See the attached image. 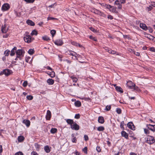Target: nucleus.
<instances>
[{"instance_id": "obj_1", "label": "nucleus", "mask_w": 155, "mask_h": 155, "mask_svg": "<svg viewBox=\"0 0 155 155\" xmlns=\"http://www.w3.org/2000/svg\"><path fill=\"white\" fill-rule=\"evenodd\" d=\"M25 51L22 49H18L16 51V57L15 58V60H17L19 58L21 60L24 57Z\"/></svg>"}, {"instance_id": "obj_2", "label": "nucleus", "mask_w": 155, "mask_h": 155, "mask_svg": "<svg viewBox=\"0 0 155 155\" xmlns=\"http://www.w3.org/2000/svg\"><path fill=\"white\" fill-rule=\"evenodd\" d=\"M91 11L92 12L95 14H97L103 17H105V15L102 12L98 9L94 8H92L91 10Z\"/></svg>"}, {"instance_id": "obj_3", "label": "nucleus", "mask_w": 155, "mask_h": 155, "mask_svg": "<svg viewBox=\"0 0 155 155\" xmlns=\"http://www.w3.org/2000/svg\"><path fill=\"white\" fill-rule=\"evenodd\" d=\"M24 39L25 42L27 43H29L33 40L34 38H31L29 35H26L24 38Z\"/></svg>"}, {"instance_id": "obj_4", "label": "nucleus", "mask_w": 155, "mask_h": 155, "mask_svg": "<svg viewBox=\"0 0 155 155\" xmlns=\"http://www.w3.org/2000/svg\"><path fill=\"white\" fill-rule=\"evenodd\" d=\"M155 142V140L154 138L151 136H148L146 140V142L147 143L151 144H153Z\"/></svg>"}, {"instance_id": "obj_5", "label": "nucleus", "mask_w": 155, "mask_h": 155, "mask_svg": "<svg viewBox=\"0 0 155 155\" xmlns=\"http://www.w3.org/2000/svg\"><path fill=\"white\" fill-rule=\"evenodd\" d=\"M12 72V71L9 69H5L0 73V75L4 74L6 76H8Z\"/></svg>"}, {"instance_id": "obj_6", "label": "nucleus", "mask_w": 155, "mask_h": 155, "mask_svg": "<svg viewBox=\"0 0 155 155\" xmlns=\"http://www.w3.org/2000/svg\"><path fill=\"white\" fill-rule=\"evenodd\" d=\"M71 127L72 129L75 130H78L79 129V125L75 122L71 125Z\"/></svg>"}, {"instance_id": "obj_7", "label": "nucleus", "mask_w": 155, "mask_h": 155, "mask_svg": "<svg viewBox=\"0 0 155 155\" xmlns=\"http://www.w3.org/2000/svg\"><path fill=\"white\" fill-rule=\"evenodd\" d=\"M10 7V6L8 4L5 3L2 5V10L3 11H5L8 10Z\"/></svg>"}, {"instance_id": "obj_8", "label": "nucleus", "mask_w": 155, "mask_h": 155, "mask_svg": "<svg viewBox=\"0 0 155 155\" xmlns=\"http://www.w3.org/2000/svg\"><path fill=\"white\" fill-rule=\"evenodd\" d=\"M67 52L68 54L74 56L76 58L78 56H80L79 54H77L76 52L71 50L68 51Z\"/></svg>"}, {"instance_id": "obj_9", "label": "nucleus", "mask_w": 155, "mask_h": 155, "mask_svg": "<svg viewBox=\"0 0 155 155\" xmlns=\"http://www.w3.org/2000/svg\"><path fill=\"white\" fill-rule=\"evenodd\" d=\"M147 127L151 131H155V125L147 124Z\"/></svg>"}, {"instance_id": "obj_10", "label": "nucleus", "mask_w": 155, "mask_h": 155, "mask_svg": "<svg viewBox=\"0 0 155 155\" xmlns=\"http://www.w3.org/2000/svg\"><path fill=\"white\" fill-rule=\"evenodd\" d=\"M127 84L128 87L130 89H132L133 88L134 86H135V84L133 83L132 81H128L127 82Z\"/></svg>"}, {"instance_id": "obj_11", "label": "nucleus", "mask_w": 155, "mask_h": 155, "mask_svg": "<svg viewBox=\"0 0 155 155\" xmlns=\"http://www.w3.org/2000/svg\"><path fill=\"white\" fill-rule=\"evenodd\" d=\"M118 1L117 0H116L114 2V5H117V8L118 9H120L122 8V5L120 4V3L119 2L117 1Z\"/></svg>"}, {"instance_id": "obj_12", "label": "nucleus", "mask_w": 155, "mask_h": 155, "mask_svg": "<svg viewBox=\"0 0 155 155\" xmlns=\"http://www.w3.org/2000/svg\"><path fill=\"white\" fill-rule=\"evenodd\" d=\"M127 126L129 128L133 130H135L134 126L133 123L131 122L128 123L127 124Z\"/></svg>"}, {"instance_id": "obj_13", "label": "nucleus", "mask_w": 155, "mask_h": 155, "mask_svg": "<svg viewBox=\"0 0 155 155\" xmlns=\"http://www.w3.org/2000/svg\"><path fill=\"white\" fill-rule=\"evenodd\" d=\"M54 43L55 45L58 46L61 45L63 44L62 40L60 39L56 41Z\"/></svg>"}, {"instance_id": "obj_14", "label": "nucleus", "mask_w": 155, "mask_h": 155, "mask_svg": "<svg viewBox=\"0 0 155 155\" xmlns=\"http://www.w3.org/2000/svg\"><path fill=\"white\" fill-rule=\"evenodd\" d=\"M22 122L23 124H25L27 127H28L30 126V122L29 120L26 119L24 120Z\"/></svg>"}, {"instance_id": "obj_15", "label": "nucleus", "mask_w": 155, "mask_h": 155, "mask_svg": "<svg viewBox=\"0 0 155 155\" xmlns=\"http://www.w3.org/2000/svg\"><path fill=\"white\" fill-rule=\"evenodd\" d=\"M51 111L48 110L47 111V114L46 116V118L47 120H49L51 117Z\"/></svg>"}, {"instance_id": "obj_16", "label": "nucleus", "mask_w": 155, "mask_h": 155, "mask_svg": "<svg viewBox=\"0 0 155 155\" xmlns=\"http://www.w3.org/2000/svg\"><path fill=\"white\" fill-rule=\"evenodd\" d=\"M71 140L73 143H76L77 139L76 137L75 134H73L71 135Z\"/></svg>"}, {"instance_id": "obj_17", "label": "nucleus", "mask_w": 155, "mask_h": 155, "mask_svg": "<svg viewBox=\"0 0 155 155\" xmlns=\"http://www.w3.org/2000/svg\"><path fill=\"white\" fill-rule=\"evenodd\" d=\"M121 135L122 136L125 137L127 139L128 138V134L125 131H123L121 133Z\"/></svg>"}, {"instance_id": "obj_18", "label": "nucleus", "mask_w": 155, "mask_h": 155, "mask_svg": "<svg viewBox=\"0 0 155 155\" xmlns=\"http://www.w3.org/2000/svg\"><path fill=\"white\" fill-rule=\"evenodd\" d=\"M8 31V28L5 26H2V31L3 33H6Z\"/></svg>"}, {"instance_id": "obj_19", "label": "nucleus", "mask_w": 155, "mask_h": 155, "mask_svg": "<svg viewBox=\"0 0 155 155\" xmlns=\"http://www.w3.org/2000/svg\"><path fill=\"white\" fill-rule=\"evenodd\" d=\"M140 27L141 28L144 30H146L147 29V26L145 24L140 23Z\"/></svg>"}, {"instance_id": "obj_20", "label": "nucleus", "mask_w": 155, "mask_h": 155, "mask_svg": "<svg viewBox=\"0 0 155 155\" xmlns=\"http://www.w3.org/2000/svg\"><path fill=\"white\" fill-rule=\"evenodd\" d=\"M98 121L99 123L103 124L104 121V118L102 117H99L98 118Z\"/></svg>"}, {"instance_id": "obj_21", "label": "nucleus", "mask_w": 155, "mask_h": 155, "mask_svg": "<svg viewBox=\"0 0 155 155\" xmlns=\"http://www.w3.org/2000/svg\"><path fill=\"white\" fill-rule=\"evenodd\" d=\"M115 89L117 91L120 92V93H122L123 92V91L122 89L120 87L116 86L115 87Z\"/></svg>"}, {"instance_id": "obj_22", "label": "nucleus", "mask_w": 155, "mask_h": 155, "mask_svg": "<svg viewBox=\"0 0 155 155\" xmlns=\"http://www.w3.org/2000/svg\"><path fill=\"white\" fill-rule=\"evenodd\" d=\"M110 11L116 13L118 12V11L117 10V8L113 6H112V8L111 10H110Z\"/></svg>"}, {"instance_id": "obj_23", "label": "nucleus", "mask_w": 155, "mask_h": 155, "mask_svg": "<svg viewBox=\"0 0 155 155\" xmlns=\"http://www.w3.org/2000/svg\"><path fill=\"white\" fill-rule=\"evenodd\" d=\"M26 23L28 25H30L31 26H33L35 25L34 23L30 20H27L26 21Z\"/></svg>"}, {"instance_id": "obj_24", "label": "nucleus", "mask_w": 155, "mask_h": 155, "mask_svg": "<svg viewBox=\"0 0 155 155\" xmlns=\"http://www.w3.org/2000/svg\"><path fill=\"white\" fill-rule=\"evenodd\" d=\"M71 43L72 45H75V46H78L79 47H82V46L81 45H80L79 43H77V42H75L74 41H71Z\"/></svg>"}, {"instance_id": "obj_25", "label": "nucleus", "mask_w": 155, "mask_h": 155, "mask_svg": "<svg viewBox=\"0 0 155 155\" xmlns=\"http://www.w3.org/2000/svg\"><path fill=\"white\" fill-rule=\"evenodd\" d=\"M47 82L49 85H52L54 83V81L51 79H49L47 80Z\"/></svg>"}, {"instance_id": "obj_26", "label": "nucleus", "mask_w": 155, "mask_h": 155, "mask_svg": "<svg viewBox=\"0 0 155 155\" xmlns=\"http://www.w3.org/2000/svg\"><path fill=\"white\" fill-rule=\"evenodd\" d=\"M24 137L22 136H20L18 137V140L19 142H22L24 140Z\"/></svg>"}, {"instance_id": "obj_27", "label": "nucleus", "mask_w": 155, "mask_h": 155, "mask_svg": "<svg viewBox=\"0 0 155 155\" xmlns=\"http://www.w3.org/2000/svg\"><path fill=\"white\" fill-rule=\"evenodd\" d=\"M44 150H45V151L47 153H48L50 151V149L49 146H46L45 147Z\"/></svg>"}, {"instance_id": "obj_28", "label": "nucleus", "mask_w": 155, "mask_h": 155, "mask_svg": "<svg viewBox=\"0 0 155 155\" xmlns=\"http://www.w3.org/2000/svg\"><path fill=\"white\" fill-rule=\"evenodd\" d=\"M66 122L68 123V124L70 125L71 126L74 122L73 120H72L70 119H68L67 120Z\"/></svg>"}, {"instance_id": "obj_29", "label": "nucleus", "mask_w": 155, "mask_h": 155, "mask_svg": "<svg viewBox=\"0 0 155 155\" xmlns=\"http://www.w3.org/2000/svg\"><path fill=\"white\" fill-rule=\"evenodd\" d=\"M75 105L77 107H80L81 105V103L80 101H76L74 103Z\"/></svg>"}, {"instance_id": "obj_30", "label": "nucleus", "mask_w": 155, "mask_h": 155, "mask_svg": "<svg viewBox=\"0 0 155 155\" xmlns=\"http://www.w3.org/2000/svg\"><path fill=\"white\" fill-rule=\"evenodd\" d=\"M57 131V129L55 128H52L50 130L51 133L52 134H54Z\"/></svg>"}, {"instance_id": "obj_31", "label": "nucleus", "mask_w": 155, "mask_h": 155, "mask_svg": "<svg viewBox=\"0 0 155 155\" xmlns=\"http://www.w3.org/2000/svg\"><path fill=\"white\" fill-rule=\"evenodd\" d=\"M130 52L135 54L137 56H139L140 55V53L138 52H136L134 50L131 49Z\"/></svg>"}, {"instance_id": "obj_32", "label": "nucleus", "mask_w": 155, "mask_h": 155, "mask_svg": "<svg viewBox=\"0 0 155 155\" xmlns=\"http://www.w3.org/2000/svg\"><path fill=\"white\" fill-rule=\"evenodd\" d=\"M38 34L37 32L35 30H33L32 31L31 34L32 35H36Z\"/></svg>"}, {"instance_id": "obj_33", "label": "nucleus", "mask_w": 155, "mask_h": 155, "mask_svg": "<svg viewBox=\"0 0 155 155\" xmlns=\"http://www.w3.org/2000/svg\"><path fill=\"white\" fill-rule=\"evenodd\" d=\"M104 127L103 126H100L97 128V130L99 131H102L104 130Z\"/></svg>"}, {"instance_id": "obj_34", "label": "nucleus", "mask_w": 155, "mask_h": 155, "mask_svg": "<svg viewBox=\"0 0 155 155\" xmlns=\"http://www.w3.org/2000/svg\"><path fill=\"white\" fill-rule=\"evenodd\" d=\"M42 38L45 41H48L50 40V38L46 36H43Z\"/></svg>"}, {"instance_id": "obj_35", "label": "nucleus", "mask_w": 155, "mask_h": 155, "mask_svg": "<svg viewBox=\"0 0 155 155\" xmlns=\"http://www.w3.org/2000/svg\"><path fill=\"white\" fill-rule=\"evenodd\" d=\"M10 52V51L8 50H6L4 52V54L5 55V56H8Z\"/></svg>"}, {"instance_id": "obj_36", "label": "nucleus", "mask_w": 155, "mask_h": 155, "mask_svg": "<svg viewBox=\"0 0 155 155\" xmlns=\"http://www.w3.org/2000/svg\"><path fill=\"white\" fill-rule=\"evenodd\" d=\"M51 34L52 37H53L56 33V31L54 30H51L50 32Z\"/></svg>"}, {"instance_id": "obj_37", "label": "nucleus", "mask_w": 155, "mask_h": 155, "mask_svg": "<svg viewBox=\"0 0 155 155\" xmlns=\"http://www.w3.org/2000/svg\"><path fill=\"white\" fill-rule=\"evenodd\" d=\"M28 53L30 54H32L34 53V50L33 49H30L28 51Z\"/></svg>"}, {"instance_id": "obj_38", "label": "nucleus", "mask_w": 155, "mask_h": 155, "mask_svg": "<svg viewBox=\"0 0 155 155\" xmlns=\"http://www.w3.org/2000/svg\"><path fill=\"white\" fill-rule=\"evenodd\" d=\"M49 74L51 78H53L55 76V73L54 71H52L51 72L50 74Z\"/></svg>"}, {"instance_id": "obj_39", "label": "nucleus", "mask_w": 155, "mask_h": 155, "mask_svg": "<svg viewBox=\"0 0 155 155\" xmlns=\"http://www.w3.org/2000/svg\"><path fill=\"white\" fill-rule=\"evenodd\" d=\"M27 98L28 100H32L33 99V97L32 96L29 95L26 97Z\"/></svg>"}, {"instance_id": "obj_40", "label": "nucleus", "mask_w": 155, "mask_h": 155, "mask_svg": "<svg viewBox=\"0 0 155 155\" xmlns=\"http://www.w3.org/2000/svg\"><path fill=\"white\" fill-rule=\"evenodd\" d=\"M89 38L91 39L94 41H97V39L95 37H93L92 36H89Z\"/></svg>"}, {"instance_id": "obj_41", "label": "nucleus", "mask_w": 155, "mask_h": 155, "mask_svg": "<svg viewBox=\"0 0 155 155\" xmlns=\"http://www.w3.org/2000/svg\"><path fill=\"white\" fill-rule=\"evenodd\" d=\"M153 8V7L152 6L150 5L149 7H147L146 8L147 10L148 11H151Z\"/></svg>"}, {"instance_id": "obj_42", "label": "nucleus", "mask_w": 155, "mask_h": 155, "mask_svg": "<svg viewBox=\"0 0 155 155\" xmlns=\"http://www.w3.org/2000/svg\"><path fill=\"white\" fill-rule=\"evenodd\" d=\"M124 122L123 121H122L120 123V127L122 129H124Z\"/></svg>"}, {"instance_id": "obj_43", "label": "nucleus", "mask_w": 155, "mask_h": 155, "mask_svg": "<svg viewBox=\"0 0 155 155\" xmlns=\"http://www.w3.org/2000/svg\"><path fill=\"white\" fill-rule=\"evenodd\" d=\"M112 8V6H111L110 5L107 4L106 8H107V9H108L110 11V10H111V9Z\"/></svg>"}, {"instance_id": "obj_44", "label": "nucleus", "mask_w": 155, "mask_h": 155, "mask_svg": "<svg viewBox=\"0 0 155 155\" xmlns=\"http://www.w3.org/2000/svg\"><path fill=\"white\" fill-rule=\"evenodd\" d=\"M112 8V6H111L110 5L107 4L106 8H107V9H108L110 11V10H111V9Z\"/></svg>"}, {"instance_id": "obj_45", "label": "nucleus", "mask_w": 155, "mask_h": 155, "mask_svg": "<svg viewBox=\"0 0 155 155\" xmlns=\"http://www.w3.org/2000/svg\"><path fill=\"white\" fill-rule=\"evenodd\" d=\"M116 112L117 113L119 114L121 113V110L120 109L117 108V109Z\"/></svg>"}, {"instance_id": "obj_46", "label": "nucleus", "mask_w": 155, "mask_h": 155, "mask_svg": "<svg viewBox=\"0 0 155 155\" xmlns=\"http://www.w3.org/2000/svg\"><path fill=\"white\" fill-rule=\"evenodd\" d=\"M110 105H107L106 106L105 110H106L108 111L110 110Z\"/></svg>"}, {"instance_id": "obj_47", "label": "nucleus", "mask_w": 155, "mask_h": 155, "mask_svg": "<svg viewBox=\"0 0 155 155\" xmlns=\"http://www.w3.org/2000/svg\"><path fill=\"white\" fill-rule=\"evenodd\" d=\"M83 152L85 153H87V148L86 147H84L82 150Z\"/></svg>"}, {"instance_id": "obj_48", "label": "nucleus", "mask_w": 155, "mask_h": 155, "mask_svg": "<svg viewBox=\"0 0 155 155\" xmlns=\"http://www.w3.org/2000/svg\"><path fill=\"white\" fill-rule=\"evenodd\" d=\"M15 51L14 50H13L12 49V50L11 51L10 55L11 56H13L15 54Z\"/></svg>"}, {"instance_id": "obj_49", "label": "nucleus", "mask_w": 155, "mask_h": 155, "mask_svg": "<svg viewBox=\"0 0 155 155\" xmlns=\"http://www.w3.org/2000/svg\"><path fill=\"white\" fill-rule=\"evenodd\" d=\"M35 148L37 150H38L39 149L40 147V146L38 143H35Z\"/></svg>"}, {"instance_id": "obj_50", "label": "nucleus", "mask_w": 155, "mask_h": 155, "mask_svg": "<svg viewBox=\"0 0 155 155\" xmlns=\"http://www.w3.org/2000/svg\"><path fill=\"white\" fill-rule=\"evenodd\" d=\"M90 30L94 32H97V30L94 29V28L92 27H90L89 28Z\"/></svg>"}, {"instance_id": "obj_51", "label": "nucleus", "mask_w": 155, "mask_h": 155, "mask_svg": "<svg viewBox=\"0 0 155 155\" xmlns=\"http://www.w3.org/2000/svg\"><path fill=\"white\" fill-rule=\"evenodd\" d=\"M118 2H119L121 4H124L126 2L125 0H117Z\"/></svg>"}, {"instance_id": "obj_52", "label": "nucleus", "mask_w": 155, "mask_h": 155, "mask_svg": "<svg viewBox=\"0 0 155 155\" xmlns=\"http://www.w3.org/2000/svg\"><path fill=\"white\" fill-rule=\"evenodd\" d=\"M147 37L150 40H153V36L149 35H147Z\"/></svg>"}, {"instance_id": "obj_53", "label": "nucleus", "mask_w": 155, "mask_h": 155, "mask_svg": "<svg viewBox=\"0 0 155 155\" xmlns=\"http://www.w3.org/2000/svg\"><path fill=\"white\" fill-rule=\"evenodd\" d=\"M96 150L98 152H100L101 151V148L99 146H97L96 147Z\"/></svg>"}, {"instance_id": "obj_54", "label": "nucleus", "mask_w": 155, "mask_h": 155, "mask_svg": "<svg viewBox=\"0 0 155 155\" xmlns=\"http://www.w3.org/2000/svg\"><path fill=\"white\" fill-rule=\"evenodd\" d=\"M99 4L102 6L103 7H104V8H106V6L107 5V4H104V3H99Z\"/></svg>"}, {"instance_id": "obj_55", "label": "nucleus", "mask_w": 155, "mask_h": 155, "mask_svg": "<svg viewBox=\"0 0 155 155\" xmlns=\"http://www.w3.org/2000/svg\"><path fill=\"white\" fill-rule=\"evenodd\" d=\"M27 81H25L23 83L22 85L24 87H25L27 86Z\"/></svg>"}, {"instance_id": "obj_56", "label": "nucleus", "mask_w": 155, "mask_h": 155, "mask_svg": "<svg viewBox=\"0 0 155 155\" xmlns=\"http://www.w3.org/2000/svg\"><path fill=\"white\" fill-rule=\"evenodd\" d=\"M144 133L145 134H149V130L148 129H147L144 128Z\"/></svg>"}, {"instance_id": "obj_57", "label": "nucleus", "mask_w": 155, "mask_h": 155, "mask_svg": "<svg viewBox=\"0 0 155 155\" xmlns=\"http://www.w3.org/2000/svg\"><path fill=\"white\" fill-rule=\"evenodd\" d=\"M84 138L85 141H87L88 140V137L87 135H85L84 136Z\"/></svg>"}, {"instance_id": "obj_58", "label": "nucleus", "mask_w": 155, "mask_h": 155, "mask_svg": "<svg viewBox=\"0 0 155 155\" xmlns=\"http://www.w3.org/2000/svg\"><path fill=\"white\" fill-rule=\"evenodd\" d=\"M15 155H23V154L22 152H18L16 153Z\"/></svg>"}, {"instance_id": "obj_59", "label": "nucleus", "mask_w": 155, "mask_h": 155, "mask_svg": "<svg viewBox=\"0 0 155 155\" xmlns=\"http://www.w3.org/2000/svg\"><path fill=\"white\" fill-rule=\"evenodd\" d=\"M54 19L57 20V19L56 18H54L53 17H49L48 18V20H54Z\"/></svg>"}, {"instance_id": "obj_60", "label": "nucleus", "mask_w": 155, "mask_h": 155, "mask_svg": "<svg viewBox=\"0 0 155 155\" xmlns=\"http://www.w3.org/2000/svg\"><path fill=\"white\" fill-rule=\"evenodd\" d=\"M80 115L79 114H75L74 118L76 119H79L80 118Z\"/></svg>"}, {"instance_id": "obj_61", "label": "nucleus", "mask_w": 155, "mask_h": 155, "mask_svg": "<svg viewBox=\"0 0 155 155\" xmlns=\"http://www.w3.org/2000/svg\"><path fill=\"white\" fill-rule=\"evenodd\" d=\"M133 89H134L135 90H136L137 91H138L139 90V89L138 88V87L137 86H136L135 85V86H134Z\"/></svg>"}, {"instance_id": "obj_62", "label": "nucleus", "mask_w": 155, "mask_h": 155, "mask_svg": "<svg viewBox=\"0 0 155 155\" xmlns=\"http://www.w3.org/2000/svg\"><path fill=\"white\" fill-rule=\"evenodd\" d=\"M78 79L76 77H74V78H73L72 81L73 82H76L78 81Z\"/></svg>"}, {"instance_id": "obj_63", "label": "nucleus", "mask_w": 155, "mask_h": 155, "mask_svg": "<svg viewBox=\"0 0 155 155\" xmlns=\"http://www.w3.org/2000/svg\"><path fill=\"white\" fill-rule=\"evenodd\" d=\"M31 155H38L35 151H32L31 153Z\"/></svg>"}, {"instance_id": "obj_64", "label": "nucleus", "mask_w": 155, "mask_h": 155, "mask_svg": "<svg viewBox=\"0 0 155 155\" xmlns=\"http://www.w3.org/2000/svg\"><path fill=\"white\" fill-rule=\"evenodd\" d=\"M85 100L88 101H91V99L89 97H85L84 98Z\"/></svg>"}]
</instances>
